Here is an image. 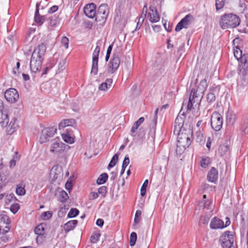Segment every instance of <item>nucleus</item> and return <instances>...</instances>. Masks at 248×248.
I'll use <instances>...</instances> for the list:
<instances>
[{
	"mask_svg": "<svg viewBox=\"0 0 248 248\" xmlns=\"http://www.w3.org/2000/svg\"><path fill=\"white\" fill-rule=\"evenodd\" d=\"M46 51V45L44 43H40L34 49L30 62V68L32 72L36 73L41 69Z\"/></svg>",
	"mask_w": 248,
	"mask_h": 248,
	"instance_id": "1",
	"label": "nucleus"
},
{
	"mask_svg": "<svg viewBox=\"0 0 248 248\" xmlns=\"http://www.w3.org/2000/svg\"><path fill=\"white\" fill-rule=\"evenodd\" d=\"M240 23V18L235 15L230 14L223 15L221 18L219 24L222 29L235 28Z\"/></svg>",
	"mask_w": 248,
	"mask_h": 248,
	"instance_id": "2",
	"label": "nucleus"
},
{
	"mask_svg": "<svg viewBox=\"0 0 248 248\" xmlns=\"http://www.w3.org/2000/svg\"><path fill=\"white\" fill-rule=\"evenodd\" d=\"M174 133L178 135L177 148L182 146L186 149L190 145L191 143L192 132L190 129L188 130H181L179 132Z\"/></svg>",
	"mask_w": 248,
	"mask_h": 248,
	"instance_id": "3",
	"label": "nucleus"
},
{
	"mask_svg": "<svg viewBox=\"0 0 248 248\" xmlns=\"http://www.w3.org/2000/svg\"><path fill=\"white\" fill-rule=\"evenodd\" d=\"M121 51L122 49L119 47L114 49L112 58L108 64V72L109 73H113L118 68L121 62Z\"/></svg>",
	"mask_w": 248,
	"mask_h": 248,
	"instance_id": "4",
	"label": "nucleus"
},
{
	"mask_svg": "<svg viewBox=\"0 0 248 248\" xmlns=\"http://www.w3.org/2000/svg\"><path fill=\"white\" fill-rule=\"evenodd\" d=\"M196 93H195V89H192L190 93L188 102L187 103L185 102L183 103L182 109L185 108L186 109V112H187L193 108V106L194 103H199V102L201 101L200 97L197 95Z\"/></svg>",
	"mask_w": 248,
	"mask_h": 248,
	"instance_id": "5",
	"label": "nucleus"
},
{
	"mask_svg": "<svg viewBox=\"0 0 248 248\" xmlns=\"http://www.w3.org/2000/svg\"><path fill=\"white\" fill-rule=\"evenodd\" d=\"M223 119L222 116L217 112H214L211 117V124L212 128L216 131H219L222 128Z\"/></svg>",
	"mask_w": 248,
	"mask_h": 248,
	"instance_id": "6",
	"label": "nucleus"
},
{
	"mask_svg": "<svg viewBox=\"0 0 248 248\" xmlns=\"http://www.w3.org/2000/svg\"><path fill=\"white\" fill-rule=\"evenodd\" d=\"M230 233V232L226 231L220 237L219 241L222 247L234 246V235Z\"/></svg>",
	"mask_w": 248,
	"mask_h": 248,
	"instance_id": "7",
	"label": "nucleus"
},
{
	"mask_svg": "<svg viewBox=\"0 0 248 248\" xmlns=\"http://www.w3.org/2000/svg\"><path fill=\"white\" fill-rule=\"evenodd\" d=\"M108 9L106 4H101L96 12L95 20L105 22L108 16Z\"/></svg>",
	"mask_w": 248,
	"mask_h": 248,
	"instance_id": "8",
	"label": "nucleus"
},
{
	"mask_svg": "<svg viewBox=\"0 0 248 248\" xmlns=\"http://www.w3.org/2000/svg\"><path fill=\"white\" fill-rule=\"evenodd\" d=\"M194 18L191 14L187 15L177 25L175 30L179 31L183 28L187 29L194 22Z\"/></svg>",
	"mask_w": 248,
	"mask_h": 248,
	"instance_id": "9",
	"label": "nucleus"
},
{
	"mask_svg": "<svg viewBox=\"0 0 248 248\" xmlns=\"http://www.w3.org/2000/svg\"><path fill=\"white\" fill-rule=\"evenodd\" d=\"M57 129L54 127H46L44 129L40 136V141L41 143L46 142L50 140L56 133Z\"/></svg>",
	"mask_w": 248,
	"mask_h": 248,
	"instance_id": "10",
	"label": "nucleus"
},
{
	"mask_svg": "<svg viewBox=\"0 0 248 248\" xmlns=\"http://www.w3.org/2000/svg\"><path fill=\"white\" fill-rule=\"evenodd\" d=\"M100 50V46H97L93 53L92 67L91 73L94 75H97L98 73V62Z\"/></svg>",
	"mask_w": 248,
	"mask_h": 248,
	"instance_id": "11",
	"label": "nucleus"
},
{
	"mask_svg": "<svg viewBox=\"0 0 248 248\" xmlns=\"http://www.w3.org/2000/svg\"><path fill=\"white\" fill-rule=\"evenodd\" d=\"M4 96L5 99L11 103L16 102L19 98L17 91L14 88L7 90L5 92Z\"/></svg>",
	"mask_w": 248,
	"mask_h": 248,
	"instance_id": "12",
	"label": "nucleus"
},
{
	"mask_svg": "<svg viewBox=\"0 0 248 248\" xmlns=\"http://www.w3.org/2000/svg\"><path fill=\"white\" fill-rule=\"evenodd\" d=\"M148 17L150 22H157L160 20V16L158 14L156 8L154 5H151L149 7V11L148 13Z\"/></svg>",
	"mask_w": 248,
	"mask_h": 248,
	"instance_id": "13",
	"label": "nucleus"
},
{
	"mask_svg": "<svg viewBox=\"0 0 248 248\" xmlns=\"http://www.w3.org/2000/svg\"><path fill=\"white\" fill-rule=\"evenodd\" d=\"M219 86H213L209 89V93L207 95V100L209 103L214 102L216 96L217 95L220 91Z\"/></svg>",
	"mask_w": 248,
	"mask_h": 248,
	"instance_id": "14",
	"label": "nucleus"
},
{
	"mask_svg": "<svg viewBox=\"0 0 248 248\" xmlns=\"http://www.w3.org/2000/svg\"><path fill=\"white\" fill-rule=\"evenodd\" d=\"M96 5L93 3H89L84 8L85 15L89 18H93L96 15Z\"/></svg>",
	"mask_w": 248,
	"mask_h": 248,
	"instance_id": "15",
	"label": "nucleus"
},
{
	"mask_svg": "<svg viewBox=\"0 0 248 248\" xmlns=\"http://www.w3.org/2000/svg\"><path fill=\"white\" fill-rule=\"evenodd\" d=\"M63 145L64 144L62 142H59L58 141H55L51 144L50 148V151L51 153L59 155L63 152Z\"/></svg>",
	"mask_w": 248,
	"mask_h": 248,
	"instance_id": "16",
	"label": "nucleus"
},
{
	"mask_svg": "<svg viewBox=\"0 0 248 248\" xmlns=\"http://www.w3.org/2000/svg\"><path fill=\"white\" fill-rule=\"evenodd\" d=\"M210 227L211 229H222L225 227L224 222L217 217L212 219Z\"/></svg>",
	"mask_w": 248,
	"mask_h": 248,
	"instance_id": "17",
	"label": "nucleus"
},
{
	"mask_svg": "<svg viewBox=\"0 0 248 248\" xmlns=\"http://www.w3.org/2000/svg\"><path fill=\"white\" fill-rule=\"evenodd\" d=\"M207 87V83L206 79H202L198 87L197 90H195V93L200 97L203 96V93Z\"/></svg>",
	"mask_w": 248,
	"mask_h": 248,
	"instance_id": "18",
	"label": "nucleus"
},
{
	"mask_svg": "<svg viewBox=\"0 0 248 248\" xmlns=\"http://www.w3.org/2000/svg\"><path fill=\"white\" fill-rule=\"evenodd\" d=\"M184 119L182 117L178 116L174 122V133L179 132L181 130L185 129L183 128Z\"/></svg>",
	"mask_w": 248,
	"mask_h": 248,
	"instance_id": "19",
	"label": "nucleus"
},
{
	"mask_svg": "<svg viewBox=\"0 0 248 248\" xmlns=\"http://www.w3.org/2000/svg\"><path fill=\"white\" fill-rule=\"evenodd\" d=\"M199 206L207 210H211L212 209V202L208 199H207L206 195L203 196L202 201L199 203Z\"/></svg>",
	"mask_w": 248,
	"mask_h": 248,
	"instance_id": "20",
	"label": "nucleus"
},
{
	"mask_svg": "<svg viewBox=\"0 0 248 248\" xmlns=\"http://www.w3.org/2000/svg\"><path fill=\"white\" fill-rule=\"evenodd\" d=\"M218 178V171L214 167H212L209 171L207 175V179L211 182H216Z\"/></svg>",
	"mask_w": 248,
	"mask_h": 248,
	"instance_id": "21",
	"label": "nucleus"
},
{
	"mask_svg": "<svg viewBox=\"0 0 248 248\" xmlns=\"http://www.w3.org/2000/svg\"><path fill=\"white\" fill-rule=\"evenodd\" d=\"M113 80L111 78H107L105 82H102L99 86V90L100 91L106 92L112 86Z\"/></svg>",
	"mask_w": 248,
	"mask_h": 248,
	"instance_id": "22",
	"label": "nucleus"
},
{
	"mask_svg": "<svg viewBox=\"0 0 248 248\" xmlns=\"http://www.w3.org/2000/svg\"><path fill=\"white\" fill-rule=\"evenodd\" d=\"M75 123V120L74 119H64L61 121L59 124V129L64 128L72 126L73 124Z\"/></svg>",
	"mask_w": 248,
	"mask_h": 248,
	"instance_id": "23",
	"label": "nucleus"
},
{
	"mask_svg": "<svg viewBox=\"0 0 248 248\" xmlns=\"http://www.w3.org/2000/svg\"><path fill=\"white\" fill-rule=\"evenodd\" d=\"M65 131L66 133L62 134V137L63 140L68 143H72L74 142V138L71 136V134L70 132L69 131V129L66 128Z\"/></svg>",
	"mask_w": 248,
	"mask_h": 248,
	"instance_id": "24",
	"label": "nucleus"
},
{
	"mask_svg": "<svg viewBox=\"0 0 248 248\" xmlns=\"http://www.w3.org/2000/svg\"><path fill=\"white\" fill-rule=\"evenodd\" d=\"M77 223V220L69 221L64 225V229L66 232H69L75 228Z\"/></svg>",
	"mask_w": 248,
	"mask_h": 248,
	"instance_id": "25",
	"label": "nucleus"
},
{
	"mask_svg": "<svg viewBox=\"0 0 248 248\" xmlns=\"http://www.w3.org/2000/svg\"><path fill=\"white\" fill-rule=\"evenodd\" d=\"M10 222L9 218L7 216L2 214L0 215V228L9 224Z\"/></svg>",
	"mask_w": 248,
	"mask_h": 248,
	"instance_id": "26",
	"label": "nucleus"
},
{
	"mask_svg": "<svg viewBox=\"0 0 248 248\" xmlns=\"http://www.w3.org/2000/svg\"><path fill=\"white\" fill-rule=\"evenodd\" d=\"M44 229L42 226L38 225L34 229V232L36 234H38V236L36 238V241L37 243L40 239L43 240V231Z\"/></svg>",
	"mask_w": 248,
	"mask_h": 248,
	"instance_id": "27",
	"label": "nucleus"
},
{
	"mask_svg": "<svg viewBox=\"0 0 248 248\" xmlns=\"http://www.w3.org/2000/svg\"><path fill=\"white\" fill-rule=\"evenodd\" d=\"M49 25L52 27H55L59 24V19L58 17L56 16H53L49 18Z\"/></svg>",
	"mask_w": 248,
	"mask_h": 248,
	"instance_id": "28",
	"label": "nucleus"
},
{
	"mask_svg": "<svg viewBox=\"0 0 248 248\" xmlns=\"http://www.w3.org/2000/svg\"><path fill=\"white\" fill-rule=\"evenodd\" d=\"M9 123V118L7 114H1V117L0 119V124L2 127H5L8 126Z\"/></svg>",
	"mask_w": 248,
	"mask_h": 248,
	"instance_id": "29",
	"label": "nucleus"
},
{
	"mask_svg": "<svg viewBox=\"0 0 248 248\" xmlns=\"http://www.w3.org/2000/svg\"><path fill=\"white\" fill-rule=\"evenodd\" d=\"M229 152V147L226 145H221L218 149V153L221 156H223Z\"/></svg>",
	"mask_w": 248,
	"mask_h": 248,
	"instance_id": "30",
	"label": "nucleus"
},
{
	"mask_svg": "<svg viewBox=\"0 0 248 248\" xmlns=\"http://www.w3.org/2000/svg\"><path fill=\"white\" fill-rule=\"evenodd\" d=\"M108 178V175L107 173H102L99 176V177L97 179L96 183L99 185L104 184L107 180Z\"/></svg>",
	"mask_w": 248,
	"mask_h": 248,
	"instance_id": "31",
	"label": "nucleus"
},
{
	"mask_svg": "<svg viewBox=\"0 0 248 248\" xmlns=\"http://www.w3.org/2000/svg\"><path fill=\"white\" fill-rule=\"evenodd\" d=\"M118 158L119 154L118 153L114 155L108 165V169H109L110 168L113 167L116 165V163L118 160Z\"/></svg>",
	"mask_w": 248,
	"mask_h": 248,
	"instance_id": "32",
	"label": "nucleus"
},
{
	"mask_svg": "<svg viewBox=\"0 0 248 248\" xmlns=\"http://www.w3.org/2000/svg\"><path fill=\"white\" fill-rule=\"evenodd\" d=\"M68 198V194L65 191L62 190L61 192H60V196L59 197V201L62 202H65Z\"/></svg>",
	"mask_w": 248,
	"mask_h": 248,
	"instance_id": "33",
	"label": "nucleus"
},
{
	"mask_svg": "<svg viewBox=\"0 0 248 248\" xmlns=\"http://www.w3.org/2000/svg\"><path fill=\"white\" fill-rule=\"evenodd\" d=\"M145 17H146V14H142L140 15V16L139 18V20L137 22V26L135 29V30H139L140 29L141 26L142 25V24L144 20Z\"/></svg>",
	"mask_w": 248,
	"mask_h": 248,
	"instance_id": "34",
	"label": "nucleus"
},
{
	"mask_svg": "<svg viewBox=\"0 0 248 248\" xmlns=\"http://www.w3.org/2000/svg\"><path fill=\"white\" fill-rule=\"evenodd\" d=\"M135 134L137 135L135 136H133L134 137H136L138 139H142L144 137L145 132L143 128L140 127L135 132Z\"/></svg>",
	"mask_w": 248,
	"mask_h": 248,
	"instance_id": "35",
	"label": "nucleus"
},
{
	"mask_svg": "<svg viewBox=\"0 0 248 248\" xmlns=\"http://www.w3.org/2000/svg\"><path fill=\"white\" fill-rule=\"evenodd\" d=\"M210 163V158L209 157L202 158L201 162V166L206 168Z\"/></svg>",
	"mask_w": 248,
	"mask_h": 248,
	"instance_id": "36",
	"label": "nucleus"
},
{
	"mask_svg": "<svg viewBox=\"0 0 248 248\" xmlns=\"http://www.w3.org/2000/svg\"><path fill=\"white\" fill-rule=\"evenodd\" d=\"M107 192V188L105 186H102L98 189V194H101V197L105 198Z\"/></svg>",
	"mask_w": 248,
	"mask_h": 248,
	"instance_id": "37",
	"label": "nucleus"
},
{
	"mask_svg": "<svg viewBox=\"0 0 248 248\" xmlns=\"http://www.w3.org/2000/svg\"><path fill=\"white\" fill-rule=\"evenodd\" d=\"M233 54L234 57L239 61V58L242 55V51L239 47H236L234 49Z\"/></svg>",
	"mask_w": 248,
	"mask_h": 248,
	"instance_id": "38",
	"label": "nucleus"
},
{
	"mask_svg": "<svg viewBox=\"0 0 248 248\" xmlns=\"http://www.w3.org/2000/svg\"><path fill=\"white\" fill-rule=\"evenodd\" d=\"M137 240V234L135 232L131 233L130 236V245L131 246H133L135 245Z\"/></svg>",
	"mask_w": 248,
	"mask_h": 248,
	"instance_id": "39",
	"label": "nucleus"
},
{
	"mask_svg": "<svg viewBox=\"0 0 248 248\" xmlns=\"http://www.w3.org/2000/svg\"><path fill=\"white\" fill-rule=\"evenodd\" d=\"M101 234L99 232H95L92 235L90 238L91 242L92 243H96L99 239Z\"/></svg>",
	"mask_w": 248,
	"mask_h": 248,
	"instance_id": "40",
	"label": "nucleus"
},
{
	"mask_svg": "<svg viewBox=\"0 0 248 248\" xmlns=\"http://www.w3.org/2000/svg\"><path fill=\"white\" fill-rule=\"evenodd\" d=\"M148 180H146L141 187V189H140V195L142 197H143L145 196V193H146V187L147 186V185H148Z\"/></svg>",
	"mask_w": 248,
	"mask_h": 248,
	"instance_id": "41",
	"label": "nucleus"
},
{
	"mask_svg": "<svg viewBox=\"0 0 248 248\" xmlns=\"http://www.w3.org/2000/svg\"><path fill=\"white\" fill-rule=\"evenodd\" d=\"M225 2V0H216V7L217 11L223 7Z\"/></svg>",
	"mask_w": 248,
	"mask_h": 248,
	"instance_id": "42",
	"label": "nucleus"
},
{
	"mask_svg": "<svg viewBox=\"0 0 248 248\" xmlns=\"http://www.w3.org/2000/svg\"><path fill=\"white\" fill-rule=\"evenodd\" d=\"M53 67V64L51 62H48L46 64L45 68L43 70V73L41 74V77L47 74L48 71Z\"/></svg>",
	"mask_w": 248,
	"mask_h": 248,
	"instance_id": "43",
	"label": "nucleus"
},
{
	"mask_svg": "<svg viewBox=\"0 0 248 248\" xmlns=\"http://www.w3.org/2000/svg\"><path fill=\"white\" fill-rule=\"evenodd\" d=\"M52 216V213L51 211L44 212L42 213L41 217L43 220H46L49 219Z\"/></svg>",
	"mask_w": 248,
	"mask_h": 248,
	"instance_id": "44",
	"label": "nucleus"
},
{
	"mask_svg": "<svg viewBox=\"0 0 248 248\" xmlns=\"http://www.w3.org/2000/svg\"><path fill=\"white\" fill-rule=\"evenodd\" d=\"M78 215V209L77 208H72L67 215L69 218L75 217Z\"/></svg>",
	"mask_w": 248,
	"mask_h": 248,
	"instance_id": "45",
	"label": "nucleus"
},
{
	"mask_svg": "<svg viewBox=\"0 0 248 248\" xmlns=\"http://www.w3.org/2000/svg\"><path fill=\"white\" fill-rule=\"evenodd\" d=\"M25 192L26 191L24 189V187H22V186H17L16 189V193L17 195L22 196L25 194Z\"/></svg>",
	"mask_w": 248,
	"mask_h": 248,
	"instance_id": "46",
	"label": "nucleus"
},
{
	"mask_svg": "<svg viewBox=\"0 0 248 248\" xmlns=\"http://www.w3.org/2000/svg\"><path fill=\"white\" fill-rule=\"evenodd\" d=\"M238 61H240L242 64H248V55L245 54L242 55Z\"/></svg>",
	"mask_w": 248,
	"mask_h": 248,
	"instance_id": "47",
	"label": "nucleus"
},
{
	"mask_svg": "<svg viewBox=\"0 0 248 248\" xmlns=\"http://www.w3.org/2000/svg\"><path fill=\"white\" fill-rule=\"evenodd\" d=\"M210 218V216H208L207 215H205V216H202L201 218V222L203 225H206L208 224V223L209 221Z\"/></svg>",
	"mask_w": 248,
	"mask_h": 248,
	"instance_id": "48",
	"label": "nucleus"
},
{
	"mask_svg": "<svg viewBox=\"0 0 248 248\" xmlns=\"http://www.w3.org/2000/svg\"><path fill=\"white\" fill-rule=\"evenodd\" d=\"M84 28L91 30L93 27V23L89 20H85L83 23Z\"/></svg>",
	"mask_w": 248,
	"mask_h": 248,
	"instance_id": "49",
	"label": "nucleus"
},
{
	"mask_svg": "<svg viewBox=\"0 0 248 248\" xmlns=\"http://www.w3.org/2000/svg\"><path fill=\"white\" fill-rule=\"evenodd\" d=\"M69 39L67 37L63 36L61 39L62 44L65 47L67 48L68 47Z\"/></svg>",
	"mask_w": 248,
	"mask_h": 248,
	"instance_id": "50",
	"label": "nucleus"
},
{
	"mask_svg": "<svg viewBox=\"0 0 248 248\" xmlns=\"http://www.w3.org/2000/svg\"><path fill=\"white\" fill-rule=\"evenodd\" d=\"M66 61L65 59H62L59 64L58 69L61 72L63 71L65 68Z\"/></svg>",
	"mask_w": 248,
	"mask_h": 248,
	"instance_id": "51",
	"label": "nucleus"
},
{
	"mask_svg": "<svg viewBox=\"0 0 248 248\" xmlns=\"http://www.w3.org/2000/svg\"><path fill=\"white\" fill-rule=\"evenodd\" d=\"M34 20L36 23L42 24L45 20V18L43 16H34Z\"/></svg>",
	"mask_w": 248,
	"mask_h": 248,
	"instance_id": "52",
	"label": "nucleus"
},
{
	"mask_svg": "<svg viewBox=\"0 0 248 248\" xmlns=\"http://www.w3.org/2000/svg\"><path fill=\"white\" fill-rule=\"evenodd\" d=\"M19 209V205L17 203L12 204L10 207V210L12 212L15 214Z\"/></svg>",
	"mask_w": 248,
	"mask_h": 248,
	"instance_id": "53",
	"label": "nucleus"
},
{
	"mask_svg": "<svg viewBox=\"0 0 248 248\" xmlns=\"http://www.w3.org/2000/svg\"><path fill=\"white\" fill-rule=\"evenodd\" d=\"M242 130L245 134H248V120L244 122L242 126Z\"/></svg>",
	"mask_w": 248,
	"mask_h": 248,
	"instance_id": "54",
	"label": "nucleus"
},
{
	"mask_svg": "<svg viewBox=\"0 0 248 248\" xmlns=\"http://www.w3.org/2000/svg\"><path fill=\"white\" fill-rule=\"evenodd\" d=\"M248 73V70L246 68L241 67L240 68L239 71V75L242 76L243 77L245 76Z\"/></svg>",
	"mask_w": 248,
	"mask_h": 248,
	"instance_id": "55",
	"label": "nucleus"
},
{
	"mask_svg": "<svg viewBox=\"0 0 248 248\" xmlns=\"http://www.w3.org/2000/svg\"><path fill=\"white\" fill-rule=\"evenodd\" d=\"M139 126L136 124H134L133 126L132 127L130 131H131V135L132 136H135L137 134H135V132L138 130Z\"/></svg>",
	"mask_w": 248,
	"mask_h": 248,
	"instance_id": "56",
	"label": "nucleus"
},
{
	"mask_svg": "<svg viewBox=\"0 0 248 248\" xmlns=\"http://www.w3.org/2000/svg\"><path fill=\"white\" fill-rule=\"evenodd\" d=\"M0 230V233L5 234V233L9 232L10 230V227L8 225H5L3 227H1Z\"/></svg>",
	"mask_w": 248,
	"mask_h": 248,
	"instance_id": "57",
	"label": "nucleus"
},
{
	"mask_svg": "<svg viewBox=\"0 0 248 248\" xmlns=\"http://www.w3.org/2000/svg\"><path fill=\"white\" fill-rule=\"evenodd\" d=\"M99 197L98 193L95 192H91L89 195V199L93 200Z\"/></svg>",
	"mask_w": 248,
	"mask_h": 248,
	"instance_id": "58",
	"label": "nucleus"
},
{
	"mask_svg": "<svg viewBox=\"0 0 248 248\" xmlns=\"http://www.w3.org/2000/svg\"><path fill=\"white\" fill-rule=\"evenodd\" d=\"M58 8L59 7L58 6L53 5L49 9L48 13L49 14H53V13L56 12L58 10Z\"/></svg>",
	"mask_w": 248,
	"mask_h": 248,
	"instance_id": "59",
	"label": "nucleus"
},
{
	"mask_svg": "<svg viewBox=\"0 0 248 248\" xmlns=\"http://www.w3.org/2000/svg\"><path fill=\"white\" fill-rule=\"evenodd\" d=\"M129 159L128 155H125L124 160L123 162L122 166H124L125 167H126L129 164Z\"/></svg>",
	"mask_w": 248,
	"mask_h": 248,
	"instance_id": "60",
	"label": "nucleus"
},
{
	"mask_svg": "<svg viewBox=\"0 0 248 248\" xmlns=\"http://www.w3.org/2000/svg\"><path fill=\"white\" fill-rule=\"evenodd\" d=\"M20 63L19 62H18L16 64V68H14L13 70V72L16 74L17 73H19L18 72V69L19 68V67H20Z\"/></svg>",
	"mask_w": 248,
	"mask_h": 248,
	"instance_id": "61",
	"label": "nucleus"
},
{
	"mask_svg": "<svg viewBox=\"0 0 248 248\" xmlns=\"http://www.w3.org/2000/svg\"><path fill=\"white\" fill-rule=\"evenodd\" d=\"M144 118L143 117H140V119H139V120L138 121H137L136 122H135L134 123L135 124H136V125H138L139 127L140 126V125L142 124L143 123V122H144Z\"/></svg>",
	"mask_w": 248,
	"mask_h": 248,
	"instance_id": "62",
	"label": "nucleus"
},
{
	"mask_svg": "<svg viewBox=\"0 0 248 248\" xmlns=\"http://www.w3.org/2000/svg\"><path fill=\"white\" fill-rule=\"evenodd\" d=\"M104 221L103 219L99 218L97 220L96 224L99 227H102L103 226Z\"/></svg>",
	"mask_w": 248,
	"mask_h": 248,
	"instance_id": "63",
	"label": "nucleus"
},
{
	"mask_svg": "<svg viewBox=\"0 0 248 248\" xmlns=\"http://www.w3.org/2000/svg\"><path fill=\"white\" fill-rule=\"evenodd\" d=\"M8 241V238L6 235H3L0 237V243H6Z\"/></svg>",
	"mask_w": 248,
	"mask_h": 248,
	"instance_id": "64",
	"label": "nucleus"
}]
</instances>
